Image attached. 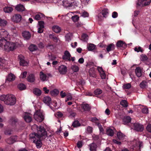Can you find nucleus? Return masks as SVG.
<instances>
[{
  "mask_svg": "<svg viewBox=\"0 0 151 151\" xmlns=\"http://www.w3.org/2000/svg\"><path fill=\"white\" fill-rule=\"evenodd\" d=\"M36 128L37 132H34L29 134L30 137L31 138H41L45 139L47 136V132L46 129L43 126H38L37 125L34 124L32 128Z\"/></svg>",
  "mask_w": 151,
  "mask_h": 151,
  "instance_id": "obj_1",
  "label": "nucleus"
},
{
  "mask_svg": "<svg viewBox=\"0 0 151 151\" xmlns=\"http://www.w3.org/2000/svg\"><path fill=\"white\" fill-rule=\"evenodd\" d=\"M7 39H1L0 40V49L4 48L5 50H13L16 48L14 43L7 41Z\"/></svg>",
  "mask_w": 151,
  "mask_h": 151,
  "instance_id": "obj_2",
  "label": "nucleus"
},
{
  "mask_svg": "<svg viewBox=\"0 0 151 151\" xmlns=\"http://www.w3.org/2000/svg\"><path fill=\"white\" fill-rule=\"evenodd\" d=\"M0 99L1 101H4L5 104L10 106L14 105L16 101L15 96L11 94L1 95L0 97Z\"/></svg>",
  "mask_w": 151,
  "mask_h": 151,
  "instance_id": "obj_3",
  "label": "nucleus"
},
{
  "mask_svg": "<svg viewBox=\"0 0 151 151\" xmlns=\"http://www.w3.org/2000/svg\"><path fill=\"white\" fill-rule=\"evenodd\" d=\"M35 119L37 122H42L44 120V116L40 111H37L35 112L34 115Z\"/></svg>",
  "mask_w": 151,
  "mask_h": 151,
  "instance_id": "obj_4",
  "label": "nucleus"
},
{
  "mask_svg": "<svg viewBox=\"0 0 151 151\" xmlns=\"http://www.w3.org/2000/svg\"><path fill=\"white\" fill-rule=\"evenodd\" d=\"M151 2V0H138L137 3V6H144L148 5Z\"/></svg>",
  "mask_w": 151,
  "mask_h": 151,
  "instance_id": "obj_5",
  "label": "nucleus"
},
{
  "mask_svg": "<svg viewBox=\"0 0 151 151\" xmlns=\"http://www.w3.org/2000/svg\"><path fill=\"white\" fill-rule=\"evenodd\" d=\"M134 129L137 131L142 132L144 129L143 125L138 123H134L133 124Z\"/></svg>",
  "mask_w": 151,
  "mask_h": 151,
  "instance_id": "obj_6",
  "label": "nucleus"
},
{
  "mask_svg": "<svg viewBox=\"0 0 151 151\" xmlns=\"http://www.w3.org/2000/svg\"><path fill=\"white\" fill-rule=\"evenodd\" d=\"M33 139V142L35 143L37 148H41L42 145V140L44 139L41 138H32Z\"/></svg>",
  "mask_w": 151,
  "mask_h": 151,
  "instance_id": "obj_7",
  "label": "nucleus"
},
{
  "mask_svg": "<svg viewBox=\"0 0 151 151\" xmlns=\"http://www.w3.org/2000/svg\"><path fill=\"white\" fill-rule=\"evenodd\" d=\"M9 37L8 32L4 29H0V37L1 39H6Z\"/></svg>",
  "mask_w": 151,
  "mask_h": 151,
  "instance_id": "obj_8",
  "label": "nucleus"
},
{
  "mask_svg": "<svg viewBox=\"0 0 151 151\" xmlns=\"http://www.w3.org/2000/svg\"><path fill=\"white\" fill-rule=\"evenodd\" d=\"M59 72L61 74H65L67 71V67L64 65H61L58 68Z\"/></svg>",
  "mask_w": 151,
  "mask_h": 151,
  "instance_id": "obj_9",
  "label": "nucleus"
},
{
  "mask_svg": "<svg viewBox=\"0 0 151 151\" xmlns=\"http://www.w3.org/2000/svg\"><path fill=\"white\" fill-rule=\"evenodd\" d=\"M18 59L20 60V64L22 66H27L28 65L27 62L24 60V57L22 55H19L18 56Z\"/></svg>",
  "mask_w": 151,
  "mask_h": 151,
  "instance_id": "obj_10",
  "label": "nucleus"
},
{
  "mask_svg": "<svg viewBox=\"0 0 151 151\" xmlns=\"http://www.w3.org/2000/svg\"><path fill=\"white\" fill-rule=\"evenodd\" d=\"M70 57H71V55L69 52L66 50L64 52V55L63 56L62 58L64 60L70 61H71Z\"/></svg>",
  "mask_w": 151,
  "mask_h": 151,
  "instance_id": "obj_11",
  "label": "nucleus"
},
{
  "mask_svg": "<svg viewBox=\"0 0 151 151\" xmlns=\"http://www.w3.org/2000/svg\"><path fill=\"white\" fill-rule=\"evenodd\" d=\"M17 136H11L6 140V142L9 144H12L17 141Z\"/></svg>",
  "mask_w": 151,
  "mask_h": 151,
  "instance_id": "obj_12",
  "label": "nucleus"
},
{
  "mask_svg": "<svg viewBox=\"0 0 151 151\" xmlns=\"http://www.w3.org/2000/svg\"><path fill=\"white\" fill-rule=\"evenodd\" d=\"M116 46L117 47H122L124 48H125L127 47V44L125 42L121 40L117 42Z\"/></svg>",
  "mask_w": 151,
  "mask_h": 151,
  "instance_id": "obj_13",
  "label": "nucleus"
},
{
  "mask_svg": "<svg viewBox=\"0 0 151 151\" xmlns=\"http://www.w3.org/2000/svg\"><path fill=\"white\" fill-rule=\"evenodd\" d=\"M15 76L12 73L9 74L6 77V82H12L15 80Z\"/></svg>",
  "mask_w": 151,
  "mask_h": 151,
  "instance_id": "obj_14",
  "label": "nucleus"
},
{
  "mask_svg": "<svg viewBox=\"0 0 151 151\" xmlns=\"http://www.w3.org/2000/svg\"><path fill=\"white\" fill-rule=\"evenodd\" d=\"M22 16L19 14H16L13 16L12 18L14 22L17 23L20 22L21 20Z\"/></svg>",
  "mask_w": 151,
  "mask_h": 151,
  "instance_id": "obj_15",
  "label": "nucleus"
},
{
  "mask_svg": "<svg viewBox=\"0 0 151 151\" xmlns=\"http://www.w3.org/2000/svg\"><path fill=\"white\" fill-rule=\"evenodd\" d=\"M27 81L30 83H33L35 80V77L34 74L30 73L27 77Z\"/></svg>",
  "mask_w": 151,
  "mask_h": 151,
  "instance_id": "obj_16",
  "label": "nucleus"
},
{
  "mask_svg": "<svg viewBox=\"0 0 151 151\" xmlns=\"http://www.w3.org/2000/svg\"><path fill=\"white\" fill-rule=\"evenodd\" d=\"M135 73L137 77H140L142 74V68L139 67H136L135 69Z\"/></svg>",
  "mask_w": 151,
  "mask_h": 151,
  "instance_id": "obj_17",
  "label": "nucleus"
},
{
  "mask_svg": "<svg viewBox=\"0 0 151 151\" xmlns=\"http://www.w3.org/2000/svg\"><path fill=\"white\" fill-rule=\"evenodd\" d=\"M45 17V16L44 14L39 12L35 15L34 19L37 20H39L43 19V18H44Z\"/></svg>",
  "mask_w": 151,
  "mask_h": 151,
  "instance_id": "obj_18",
  "label": "nucleus"
},
{
  "mask_svg": "<svg viewBox=\"0 0 151 151\" xmlns=\"http://www.w3.org/2000/svg\"><path fill=\"white\" fill-rule=\"evenodd\" d=\"M89 147V150L91 151H96L97 145L95 143L93 142L89 144L88 145Z\"/></svg>",
  "mask_w": 151,
  "mask_h": 151,
  "instance_id": "obj_19",
  "label": "nucleus"
},
{
  "mask_svg": "<svg viewBox=\"0 0 151 151\" xmlns=\"http://www.w3.org/2000/svg\"><path fill=\"white\" fill-rule=\"evenodd\" d=\"M51 99L49 96H47L44 97L43 101L45 104L49 106L51 103Z\"/></svg>",
  "mask_w": 151,
  "mask_h": 151,
  "instance_id": "obj_20",
  "label": "nucleus"
},
{
  "mask_svg": "<svg viewBox=\"0 0 151 151\" xmlns=\"http://www.w3.org/2000/svg\"><path fill=\"white\" fill-rule=\"evenodd\" d=\"M140 145L139 144V146L135 145L131 146L130 147V151H141L140 150Z\"/></svg>",
  "mask_w": 151,
  "mask_h": 151,
  "instance_id": "obj_21",
  "label": "nucleus"
},
{
  "mask_svg": "<svg viewBox=\"0 0 151 151\" xmlns=\"http://www.w3.org/2000/svg\"><path fill=\"white\" fill-rule=\"evenodd\" d=\"M22 35L24 38L26 40L29 39L31 36L30 33L27 31L24 32L22 33Z\"/></svg>",
  "mask_w": 151,
  "mask_h": 151,
  "instance_id": "obj_22",
  "label": "nucleus"
},
{
  "mask_svg": "<svg viewBox=\"0 0 151 151\" xmlns=\"http://www.w3.org/2000/svg\"><path fill=\"white\" fill-rule=\"evenodd\" d=\"M89 75L91 77L93 78H96V75L94 68H90L89 70Z\"/></svg>",
  "mask_w": 151,
  "mask_h": 151,
  "instance_id": "obj_23",
  "label": "nucleus"
},
{
  "mask_svg": "<svg viewBox=\"0 0 151 151\" xmlns=\"http://www.w3.org/2000/svg\"><path fill=\"white\" fill-rule=\"evenodd\" d=\"M24 118L27 122H30L32 121V117L29 116V114L28 113L25 114Z\"/></svg>",
  "mask_w": 151,
  "mask_h": 151,
  "instance_id": "obj_24",
  "label": "nucleus"
},
{
  "mask_svg": "<svg viewBox=\"0 0 151 151\" xmlns=\"http://www.w3.org/2000/svg\"><path fill=\"white\" fill-rule=\"evenodd\" d=\"M7 61L5 60L0 58V69L5 68V66L7 63Z\"/></svg>",
  "mask_w": 151,
  "mask_h": 151,
  "instance_id": "obj_25",
  "label": "nucleus"
},
{
  "mask_svg": "<svg viewBox=\"0 0 151 151\" xmlns=\"http://www.w3.org/2000/svg\"><path fill=\"white\" fill-rule=\"evenodd\" d=\"M33 92L34 94L38 96H40L42 94L41 90L39 88H34L33 90Z\"/></svg>",
  "mask_w": 151,
  "mask_h": 151,
  "instance_id": "obj_26",
  "label": "nucleus"
},
{
  "mask_svg": "<svg viewBox=\"0 0 151 151\" xmlns=\"http://www.w3.org/2000/svg\"><path fill=\"white\" fill-rule=\"evenodd\" d=\"M115 48V45L113 43H111L108 45L106 48V50L108 52L114 50Z\"/></svg>",
  "mask_w": 151,
  "mask_h": 151,
  "instance_id": "obj_27",
  "label": "nucleus"
},
{
  "mask_svg": "<svg viewBox=\"0 0 151 151\" xmlns=\"http://www.w3.org/2000/svg\"><path fill=\"white\" fill-rule=\"evenodd\" d=\"M10 121L13 126H16L18 123V120L16 118H12L10 119Z\"/></svg>",
  "mask_w": 151,
  "mask_h": 151,
  "instance_id": "obj_28",
  "label": "nucleus"
},
{
  "mask_svg": "<svg viewBox=\"0 0 151 151\" xmlns=\"http://www.w3.org/2000/svg\"><path fill=\"white\" fill-rule=\"evenodd\" d=\"M67 111L70 114L69 117H74L76 115V113H74L73 111L70 108H68L67 109Z\"/></svg>",
  "mask_w": 151,
  "mask_h": 151,
  "instance_id": "obj_29",
  "label": "nucleus"
},
{
  "mask_svg": "<svg viewBox=\"0 0 151 151\" xmlns=\"http://www.w3.org/2000/svg\"><path fill=\"white\" fill-rule=\"evenodd\" d=\"M52 29L54 32L56 33L60 32L61 30L60 27L57 25L53 26L52 27Z\"/></svg>",
  "mask_w": 151,
  "mask_h": 151,
  "instance_id": "obj_30",
  "label": "nucleus"
},
{
  "mask_svg": "<svg viewBox=\"0 0 151 151\" xmlns=\"http://www.w3.org/2000/svg\"><path fill=\"white\" fill-rule=\"evenodd\" d=\"M16 9L18 11L22 12L25 9V8L23 5L19 4L16 7Z\"/></svg>",
  "mask_w": 151,
  "mask_h": 151,
  "instance_id": "obj_31",
  "label": "nucleus"
},
{
  "mask_svg": "<svg viewBox=\"0 0 151 151\" xmlns=\"http://www.w3.org/2000/svg\"><path fill=\"white\" fill-rule=\"evenodd\" d=\"M63 5L66 7H72L73 5L72 3H70L68 0H65L63 1Z\"/></svg>",
  "mask_w": 151,
  "mask_h": 151,
  "instance_id": "obj_32",
  "label": "nucleus"
},
{
  "mask_svg": "<svg viewBox=\"0 0 151 151\" xmlns=\"http://www.w3.org/2000/svg\"><path fill=\"white\" fill-rule=\"evenodd\" d=\"M131 119L130 117L127 116L124 117L123 119V122L124 124H126L131 122Z\"/></svg>",
  "mask_w": 151,
  "mask_h": 151,
  "instance_id": "obj_33",
  "label": "nucleus"
},
{
  "mask_svg": "<svg viewBox=\"0 0 151 151\" xmlns=\"http://www.w3.org/2000/svg\"><path fill=\"white\" fill-rule=\"evenodd\" d=\"M117 137L120 140H123L125 137V135L121 132H119L117 133Z\"/></svg>",
  "mask_w": 151,
  "mask_h": 151,
  "instance_id": "obj_34",
  "label": "nucleus"
},
{
  "mask_svg": "<svg viewBox=\"0 0 151 151\" xmlns=\"http://www.w3.org/2000/svg\"><path fill=\"white\" fill-rule=\"evenodd\" d=\"M82 108L84 111H89L91 109L89 105L87 104H83Z\"/></svg>",
  "mask_w": 151,
  "mask_h": 151,
  "instance_id": "obj_35",
  "label": "nucleus"
},
{
  "mask_svg": "<svg viewBox=\"0 0 151 151\" xmlns=\"http://www.w3.org/2000/svg\"><path fill=\"white\" fill-rule=\"evenodd\" d=\"M37 47L36 45L34 44H31L29 47V50L32 52L37 50Z\"/></svg>",
  "mask_w": 151,
  "mask_h": 151,
  "instance_id": "obj_36",
  "label": "nucleus"
},
{
  "mask_svg": "<svg viewBox=\"0 0 151 151\" xmlns=\"http://www.w3.org/2000/svg\"><path fill=\"white\" fill-rule=\"evenodd\" d=\"M120 104L124 107H127L128 106V103L127 100H122L120 102Z\"/></svg>",
  "mask_w": 151,
  "mask_h": 151,
  "instance_id": "obj_37",
  "label": "nucleus"
},
{
  "mask_svg": "<svg viewBox=\"0 0 151 151\" xmlns=\"http://www.w3.org/2000/svg\"><path fill=\"white\" fill-rule=\"evenodd\" d=\"M47 77L46 74H44L42 72H40V78L41 80L43 81H45L46 80Z\"/></svg>",
  "mask_w": 151,
  "mask_h": 151,
  "instance_id": "obj_38",
  "label": "nucleus"
},
{
  "mask_svg": "<svg viewBox=\"0 0 151 151\" xmlns=\"http://www.w3.org/2000/svg\"><path fill=\"white\" fill-rule=\"evenodd\" d=\"M106 133L108 135L112 137L114 135V132L112 129L109 128L107 129Z\"/></svg>",
  "mask_w": 151,
  "mask_h": 151,
  "instance_id": "obj_39",
  "label": "nucleus"
},
{
  "mask_svg": "<svg viewBox=\"0 0 151 151\" xmlns=\"http://www.w3.org/2000/svg\"><path fill=\"white\" fill-rule=\"evenodd\" d=\"M3 10L5 12L10 13L13 11V9L11 7L7 6L4 7Z\"/></svg>",
  "mask_w": 151,
  "mask_h": 151,
  "instance_id": "obj_40",
  "label": "nucleus"
},
{
  "mask_svg": "<svg viewBox=\"0 0 151 151\" xmlns=\"http://www.w3.org/2000/svg\"><path fill=\"white\" fill-rule=\"evenodd\" d=\"M108 10L107 9H104L102 12V14L103 16V17L106 18L107 17L109 14Z\"/></svg>",
  "mask_w": 151,
  "mask_h": 151,
  "instance_id": "obj_41",
  "label": "nucleus"
},
{
  "mask_svg": "<svg viewBox=\"0 0 151 151\" xmlns=\"http://www.w3.org/2000/svg\"><path fill=\"white\" fill-rule=\"evenodd\" d=\"M50 38L52 39L55 42H57L58 41V38L54 34H50L49 35Z\"/></svg>",
  "mask_w": 151,
  "mask_h": 151,
  "instance_id": "obj_42",
  "label": "nucleus"
},
{
  "mask_svg": "<svg viewBox=\"0 0 151 151\" xmlns=\"http://www.w3.org/2000/svg\"><path fill=\"white\" fill-rule=\"evenodd\" d=\"M18 88L20 90H25L26 88L25 85L23 83H20L18 85Z\"/></svg>",
  "mask_w": 151,
  "mask_h": 151,
  "instance_id": "obj_43",
  "label": "nucleus"
},
{
  "mask_svg": "<svg viewBox=\"0 0 151 151\" xmlns=\"http://www.w3.org/2000/svg\"><path fill=\"white\" fill-rule=\"evenodd\" d=\"M102 92V91L99 88H97L94 90V93L95 95L98 96L101 94Z\"/></svg>",
  "mask_w": 151,
  "mask_h": 151,
  "instance_id": "obj_44",
  "label": "nucleus"
},
{
  "mask_svg": "<svg viewBox=\"0 0 151 151\" xmlns=\"http://www.w3.org/2000/svg\"><path fill=\"white\" fill-rule=\"evenodd\" d=\"M72 126L74 127H76L81 126V124L78 120H75L72 124Z\"/></svg>",
  "mask_w": 151,
  "mask_h": 151,
  "instance_id": "obj_45",
  "label": "nucleus"
},
{
  "mask_svg": "<svg viewBox=\"0 0 151 151\" xmlns=\"http://www.w3.org/2000/svg\"><path fill=\"white\" fill-rule=\"evenodd\" d=\"M7 24V22L4 19H0V26L4 27Z\"/></svg>",
  "mask_w": 151,
  "mask_h": 151,
  "instance_id": "obj_46",
  "label": "nucleus"
},
{
  "mask_svg": "<svg viewBox=\"0 0 151 151\" xmlns=\"http://www.w3.org/2000/svg\"><path fill=\"white\" fill-rule=\"evenodd\" d=\"M59 91L56 89H55L54 90L51 91L50 92V93L52 96H55L57 95L59 93Z\"/></svg>",
  "mask_w": 151,
  "mask_h": 151,
  "instance_id": "obj_47",
  "label": "nucleus"
},
{
  "mask_svg": "<svg viewBox=\"0 0 151 151\" xmlns=\"http://www.w3.org/2000/svg\"><path fill=\"white\" fill-rule=\"evenodd\" d=\"M71 69L73 71L75 72H77L79 70V67L76 65H73L71 67Z\"/></svg>",
  "mask_w": 151,
  "mask_h": 151,
  "instance_id": "obj_48",
  "label": "nucleus"
},
{
  "mask_svg": "<svg viewBox=\"0 0 151 151\" xmlns=\"http://www.w3.org/2000/svg\"><path fill=\"white\" fill-rule=\"evenodd\" d=\"M95 48V45L93 44H90L88 47V50L91 51L94 50Z\"/></svg>",
  "mask_w": 151,
  "mask_h": 151,
  "instance_id": "obj_49",
  "label": "nucleus"
},
{
  "mask_svg": "<svg viewBox=\"0 0 151 151\" xmlns=\"http://www.w3.org/2000/svg\"><path fill=\"white\" fill-rule=\"evenodd\" d=\"M72 19L74 22H76L79 20V17L78 15H75L71 17Z\"/></svg>",
  "mask_w": 151,
  "mask_h": 151,
  "instance_id": "obj_50",
  "label": "nucleus"
},
{
  "mask_svg": "<svg viewBox=\"0 0 151 151\" xmlns=\"http://www.w3.org/2000/svg\"><path fill=\"white\" fill-rule=\"evenodd\" d=\"M88 36L86 34H83L82 35V39L84 41H86L88 40Z\"/></svg>",
  "mask_w": 151,
  "mask_h": 151,
  "instance_id": "obj_51",
  "label": "nucleus"
},
{
  "mask_svg": "<svg viewBox=\"0 0 151 151\" xmlns=\"http://www.w3.org/2000/svg\"><path fill=\"white\" fill-rule=\"evenodd\" d=\"M141 60L142 61H146L148 59L147 56L145 55H141Z\"/></svg>",
  "mask_w": 151,
  "mask_h": 151,
  "instance_id": "obj_52",
  "label": "nucleus"
},
{
  "mask_svg": "<svg viewBox=\"0 0 151 151\" xmlns=\"http://www.w3.org/2000/svg\"><path fill=\"white\" fill-rule=\"evenodd\" d=\"M134 50L135 51H136L137 52H143V50L140 47H135L134 48Z\"/></svg>",
  "mask_w": 151,
  "mask_h": 151,
  "instance_id": "obj_53",
  "label": "nucleus"
},
{
  "mask_svg": "<svg viewBox=\"0 0 151 151\" xmlns=\"http://www.w3.org/2000/svg\"><path fill=\"white\" fill-rule=\"evenodd\" d=\"M146 129L147 131L149 132L150 133H151V124H148L146 127Z\"/></svg>",
  "mask_w": 151,
  "mask_h": 151,
  "instance_id": "obj_54",
  "label": "nucleus"
},
{
  "mask_svg": "<svg viewBox=\"0 0 151 151\" xmlns=\"http://www.w3.org/2000/svg\"><path fill=\"white\" fill-rule=\"evenodd\" d=\"M44 22L43 21H40L38 22V24L40 28H44Z\"/></svg>",
  "mask_w": 151,
  "mask_h": 151,
  "instance_id": "obj_55",
  "label": "nucleus"
},
{
  "mask_svg": "<svg viewBox=\"0 0 151 151\" xmlns=\"http://www.w3.org/2000/svg\"><path fill=\"white\" fill-rule=\"evenodd\" d=\"M83 146L82 142L81 141H78L77 143V147L79 148H81Z\"/></svg>",
  "mask_w": 151,
  "mask_h": 151,
  "instance_id": "obj_56",
  "label": "nucleus"
},
{
  "mask_svg": "<svg viewBox=\"0 0 151 151\" xmlns=\"http://www.w3.org/2000/svg\"><path fill=\"white\" fill-rule=\"evenodd\" d=\"M142 111L143 113L147 114L148 112V109L147 108H144L142 109Z\"/></svg>",
  "mask_w": 151,
  "mask_h": 151,
  "instance_id": "obj_57",
  "label": "nucleus"
},
{
  "mask_svg": "<svg viewBox=\"0 0 151 151\" xmlns=\"http://www.w3.org/2000/svg\"><path fill=\"white\" fill-rule=\"evenodd\" d=\"M102 72H100V75L102 79H104L106 78V74L104 71H103Z\"/></svg>",
  "mask_w": 151,
  "mask_h": 151,
  "instance_id": "obj_58",
  "label": "nucleus"
},
{
  "mask_svg": "<svg viewBox=\"0 0 151 151\" xmlns=\"http://www.w3.org/2000/svg\"><path fill=\"white\" fill-rule=\"evenodd\" d=\"M123 86L124 88L129 89L131 87V84L130 83H128L124 84Z\"/></svg>",
  "mask_w": 151,
  "mask_h": 151,
  "instance_id": "obj_59",
  "label": "nucleus"
},
{
  "mask_svg": "<svg viewBox=\"0 0 151 151\" xmlns=\"http://www.w3.org/2000/svg\"><path fill=\"white\" fill-rule=\"evenodd\" d=\"M92 128L91 127L88 126L87 128V132L88 133H91L92 132Z\"/></svg>",
  "mask_w": 151,
  "mask_h": 151,
  "instance_id": "obj_60",
  "label": "nucleus"
},
{
  "mask_svg": "<svg viewBox=\"0 0 151 151\" xmlns=\"http://www.w3.org/2000/svg\"><path fill=\"white\" fill-rule=\"evenodd\" d=\"M118 14L116 12H113L112 14V17L114 18H115L117 17Z\"/></svg>",
  "mask_w": 151,
  "mask_h": 151,
  "instance_id": "obj_61",
  "label": "nucleus"
},
{
  "mask_svg": "<svg viewBox=\"0 0 151 151\" xmlns=\"http://www.w3.org/2000/svg\"><path fill=\"white\" fill-rule=\"evenodd\" d=\"M11 130L9 129H6L5 130L4 133L6 135H10L12 134Z\"/></svg>",
  "mask_w": 151,
  "mask_h": 151,
  "instance_id": "obj_62",
  "label": "nucleus"
},
{
  "mask_svg": "<svg viewBox=\"0 0 151 151\" xmlns=\"http://www.w3.org/2000/svg\"><path fill=\"white\" fill-rule=\"evenodd\" d=\"M89 15L88 13L86 12H84L82 14L81 16L83 17H87Z\"/></svg>",
  "mask_w": 151,
  "mask_h": 151,
  "instance_id": "obj_63",
  "label": "nucleus"
},
{
  "mask_svg": "<svg viewBox=\"0 0 151 151\" xmlns=\"http://www.w3.org/2000/svg\"><path fill=\"white\" fill-rule=\"evenodd\" d=\"M47 47L48 49L52 50L54 49V46L53 45H47Z\"/></svg>",
  "mask_w": 151,
  "mask_h": 151,
  "instance_id": "obj_64",
  "label": "nucleus"
}]
</instances>
